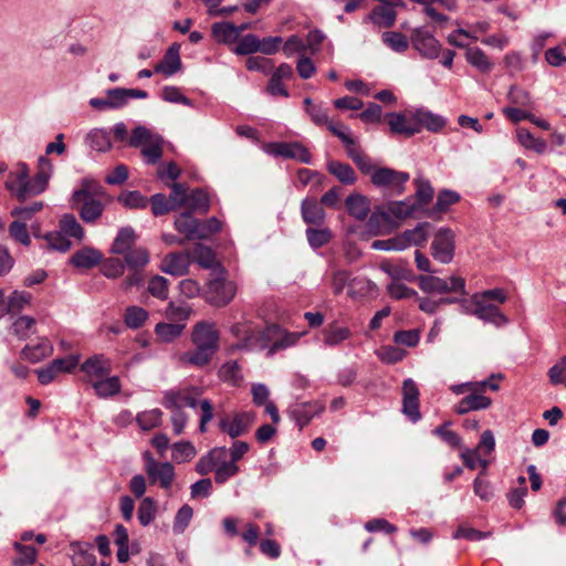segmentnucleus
Instances as JSON below:
<instances>
[{
	"instance_id": "dca6fc26",
	"label": "nucleus",
	"mask_w": 566,
	"mask_h": 566,
	"mask_svg": "<svg viewBox=\"0 0 566 566\" xmlns=\"http://www.w3.org/2000/svg\"><path fill=\"white\" fill-rule=\"evenodd\" d=\"M419 396L417 384L411 378L405 379L402 382V412L413 423L421 418Z\"/></svg>"
},
{
	"instance_id": "774afa93",
	"label": "nucleus",
	"mask_w": 566,
	"mask_h": 566,
	"mask_svg": "<svg viewBox=\"0 0 566 566\" xmlns=\"http://www.w3.org/2000/svg\"><path fill=\"white\" fill-rule=\"evenodd\" d=\"M151 203V211L154 216H164L170 211L176 210V205H172L170 200L164 193H156L148 199Z\"/></svg>"
},
{
	"instance_id": "49530a36",
	"label": "nucleus",
	"mask_w": 566,
	"mask_h": 566,
	"mask_svg": "<svg viewBox=\"0 0 566 566\" xmlns=\"http://www.w3.org/2000/svg\"><path fill=\"white\" fill-rule=\"evenodd\" d=\"M247 332L248 333L243 335V338L233 345V348L240 350H253L255 348L262 349V331H256L253 323L251 322Z\"/></svg>"
},
{
	"instance_id": "4be33fe9",
	"label": "nucleus",
	"mask_w": 566,
	"mask_h": 566,
	"mask_svg": "<svg viewBox=\"0 0 566 566\" xmlns=\"http://www.w3.org/2000/svg\"><path fill=\"white\" fill-rule=\"evenodd\" d=\"M103 260V254L99 250L93 247H84L70 258L69 262L78 270H90L98 265Z\"/></svg>"
},
{
	"instance_id": "0eeeda50",
	"label": "nucleus",
	"mask_w": 566,
	"mask_h": 566,
	"mask_svg": "<svg viewBox=\"0 0 566 566\" xmlns=\"http://www.w3.org/2000/svg\"><path fill=\"white\" fill-rule=\"evenodd\" d=\"M224 269H219V274L209 280L205 291L206 301L216 307L228 305L237 294V284L223 275Z\"/></svg>"
},
{
	"instance_id": "3c124183",
	"label": "nucleus",
	"mask_w": 566,
	"mask_h": 566,
	"mask_svg": "<svg viewBox=\"0 0 566 566\" xmlns=\"http://www.w3.org/2000/svg\"><path fill=\"white\" fill-rule=\"evenodd\" d=\"M185 326L180 323H158L155 333L163 342L170 343L181 335Z\"/></svg>"
},
{
	"instance_id": "2f4dec72",
	"label": "nucleus",
	"mask_w": 566,
	"mask_h": 566,
	"mask_svg": "<svg viewBox=\"0 0 566 566\" xmlns=\"http://www.w3.org/2000/svg\"><path fill=\"white\" fill-rule=\"evenodd\" d=\"M175 229L185 235V240L198 239L199 220L191 212H184L176 218Z\"/></svg>"
},
{
	"instance_id": "69168bd1",
	"label": "nucleus",
	"mask_w": 566,
	"mask_h": 566,
	"mask_svg": "<svg viewBox=\"0 0 566 566\" xmlns=\"http://www.w3.org/2000/svg\"><path fill=\"white\" fill-rule=\"evenodd\" d=\"M50 250L66 252L71 249V241L61 232H48L44 237Z\"/></svg>"
},
{
	"instance_id": "37998d69",
	"label": "nucleus",
	"mask_w": 566,
	"mask_h": 566,
	"mask_svg": "<svg viewBox=\"0 0 566 566\" xmlns=\"http://www.w3.org/2000/svg\"><path fill=\"white\" fill-rule=\"evenodd\" d=\"M73 566H94L96 564V557L93 553V547L90 544H72Z\"/></svg>"
},
{
	"instance_id": "423d86ee",
	"label": "nucleus",
	"mask_w": 566,
	"mask_h": 566,
	"mask_svg": "<svg viewBox=\"0 0 566 566\" xmlns=\"http://www.w3.org/2000/svg\"><path fill=\"white\" fill-rule=\"evenodd\" d=\"M305 332H290L277 324H270L262 329V349H268V355L285 350L295 346Z\"/></svg>"
},
{
	"instance_id": "2eb2a0df",
	"label": "nucleus",
	"mask_w": 566,
	"mask_h": 566,
	"mask_svg": "<svg viewBox=\"0 0 566 566\" xmlns=\"http://www.w3.org/2000/svg\"><path fill=\"white\" fill-rule=\"evenodd\" d=\"M266 151L275 157L295 159L303 164H311L312 156L306 147L300 143L277 142L266 146Z\"/></svg>"
},
{
	"instance_id": "412c9836",
	"label": "nucleus",
	"mask_w": 566,
	"mask_h": 566,
	"mask_svg": "<svg viewBox=\"0 0 566 566\" xmlns=\"http://www.w3.org/2000/svg\"><path fill=\"white\" fill-rule=\"evenodd\" d=\"M301 216L306 224L321 227L325 223L326 213L321 201L316 198H305L301 202Z\"/></svg>"
},
{
	"instance_id": "7c9ffc66",
	"label": "nucleus",
	"mask_w": 566,
	"mask_h": 566,
	"mask_svg": "<svg viewBox=\"0 0 566 566\" xmlns=\"http://www.w3.org/2000/svg\"><path fill=\"white\" fill-rule=\"evenodd\" d=\"M326 168L343 185L350 186L357 181L355 170L346 163L328 160Z\"/></svg>"
},
{
	"instance_id": "cd10ccee",
	"label": "nucleus",
	"mask_w": 566,
	"mask_h": 566,
	"mask_svg": "<svg viewBox=\"0 0 566 566\" xmlns=\"http://www.w3.org/2000/svg\"><path fill=\"white\" fill-rule=\"evenodd\" d=\"M349 216L357 220H365L370 211V202L366 196L358 192L350 193L345 200Z\"/></svg>"
},
{
	"instance_id": "a18cd8bd",
	"label": "nucleus",
	"mask_w": 566,
	"mask_h": 566,
	"mask_svg": "<svg viewBox=\"0 0 566 566\" xmlns=\"http://www.w3.org/2000/svg\"><path fill=\"white\" fill-rule=\"evenodd\" d=\"M382 43L397 53H403L408 50L410 40L401 32L386 31L381 34Z\"/></svg>"
},
{
	"instance_id": "6ab92c4d",
	"label": "nucleus",
	"mask_w": 566,
	"mask_h": 566,
	"mask_svg": "<svg viewBox=\"0 0 566 566\" xmlns=\"http://www.w3.org/2000/svg\"><path fill=\"white\" fill-rule=\"evenodd\" d=\"M492 400L476 388H472L470 394L464 396L454 407L453 410L458 415H465L474 410L488 409Z\"/></svg>"
},
{
	"instance_id": "c9c22d12",
	"label": "nucleus",
	"mask_w": 566,
	"mask_h": 566,
	"mask_svg": "<svg viewBox=\"0 0 566 566\" xmlns=\"http://www.w3.org/2000/svg\"><path fill=\"white\" fill-rule=\"evenodd\" d=\"M211 32L220 43L232 44L239 40L237 25L231 22H216L212 24Z\"/></svg>"
},
{
	"instance_id": "5701e85b",
	"label": "nucleus",
	"mask_w": 566,
	"mask_h": 566,
	"mask_svg": "<svg viewBox=\"0 0 566 566\" xmlns=\"http://www.w3.org/2000/svg\"><path fill=\"white\" fill-rule=\"evenodd\" d=\"M106 96L111 104V109L120 108L127 104L129 98H142L148 97V93L139 88H109L106 91Z\"/></svg>"
},
{
	"instance_id": "79ce46f5",
	"label": "nucleus",
	"mask_w": 566,
	"mask_h": 566,
	"mask_svg": "<svg viewBox=\"0 0 566 566\" xmlns=\"http://www.w3.org/2000/svg\"><path fill=\"white\" fill-rule=\"evenodd\" d=\"M430 223L421 222L413 229L406 230L401 233V238L405 241L406 249L410 245H422L426 243L429 234Z\"/></svg>"
},
{
	"instance_id": "e433bc0d",
	"label": "nucleus",
	"mask_w": 566,
	"mask_h": 566,
	"mask_svg": "<svg viewBox=\"0 0 566 566\" xmlns=\"http://www.w3.org/2000/svg\"><path fill=\"white\" fill-rule=\"evenodd\" d=\"M416 124L421 127L427 128L428 130L432 133L440 132L447 124V120L444 117L433 114L429 111H418L416 113Z\"/></svg>"
},
{
	"instance_id": "6e6552de",
	"label": "nucleus",
	"mask_w": 566,
	"mask_h": 566,
	"mask_svg": "<svg viewBox=\"0 0 566 566\" xmlns=\"http://www.w3.org/2000/svg\"><path fill=\"white\" fill-rule=\"evenodd\" d=\"M419 289L424 293H460L467 295L465 280L458 275L450 276L449 281L431 274L420 275L418 277Z\"/></svg>"
},
{
	"instance_id": "13d9d810",
	"label": "nucleus",
	"mask_w": 566,
	"mask_h": 566,
	"mask_svg": "<svg viewBox=\"0 0 566 566\" xmlns=\"http://www.w3.org/2000/svg\"><path fill=\"white\" fill-rule=\"evenodd\" d=\"M125 324L133 329L144 325L148 318V312L139 306H128L125 312Z\"/></svg>"
},
{
	"instance_id": "f8f14e48",
	"label": "nucleus",
	"mask_w": 566,
	"mask_h": 566,
	"mask_svg": "<svg viewBox=\"0 0 566 566\" xmlns=\"http://www.w3.org/2000/svg\"><path fill=\"white\" fill-rule=\"evenodd\" d=\"M455 235L449 228H440L431 242V255L442 264H449L454 256Z\"/></svg>"
},
{
	"instance_id": "a211bd4d",
	"label": "nucleus",
	"mask_w": 566,
	"mask_h": 566,
	"mask_svg": "<svg viewBox=\"0 0 566 566\" xmlns=\"http://www.w3.org/2000/svg\"><path fill=\"white\" fill-rule=\"evenodd\" d=\"M255 421L253 411H243L237 413L231 420L222 418L219 421V428L222 432L228 433L231 438L242 436Z\"/></svg>"
},
{
	"instance_id": "ddd939ff",
	"label": "nucleus",
	"mask_w": 566,
	"mask_h": 566,
	"mask_svg": "<svg viewBox=\"0 0 566 566\" xmlns=\"http://www.w3.org/2000/svg\"><path fill=\"white\" fill-rule=\"evenodd\" d=\"M147 459L145 464V471L151 484L158 483L164 490H170L172 482L176 478L175 468L170 462H158L149 455V452L145 453Z\"/></svg>"
},
{
	"instance_id": "ea45409f",
	"label": "nucleus",
	"mask_w": 566,
	"mask_h": 566,
	"mask_svg": "<svg viewBox=\"0 0 566 566\" xmlns=\"http://www.w3.org/2000/svg\"><path fill=\"white\" fill-rule=\"evenodd\" d=\"M124 265L129 270H140L149 263V252L147 249L138 247L124 253Z\"/></svg>"
},
{
	"instance_id": "052dcab7",
	"label": "nucleus",
	"mask_w": 566,
	"mask_h": 566,
	"mask_svg": "<svg viewBox=\"0 0 566 566\" xmlns=\"http://www.w3.org/2000/svg\"><path fill=\"white\" fill-rule=\"evenodd\" d=\"M197 451L196 448L189 441L176 442L172 446V459L177 463H184L195 458Z\"/></svg>"
},
{
	"instance_id": "8fccbe9b",
	"label": "nucleus",
	"mask_w": 566,
	"mask_h": 566,
	"mask_svg": "<svg viewBox=\"0 0 566 566\" xmlns=\"http://www.w3.org/2000/svg\"><path fill=\"white\" fill-rule=\"evenodd\" d=\"M163 411L158 408L137 413L136 422L143 431H149L160 426Z\"/></svg>"
},
{
	"instance_id": "bf43d9fd",
	"label": "nucleus",
	"mask_w": 566,
	"mask_h": 566,
	"mask_svg": "<svg viewBox=\"0 0 566 566\" xmlns=\"http://www.w3.org/2000/svg\"><path fill=\"white\" fill-rule=\"evenodd\" d=\"M156 502L151 497H144L138 506L137 517L143 526L149 525L156 516Z\"/></svg>"
},
{
	"instance_id": "09e8293b",
	"label": "nucleus",
	"mask_w": 566,
	"mask_h": 566,
	"mask_svg": "<svg viewBox=\"0 0 566 566\" xmlns=\"http://www.w3.org/2000/svg\"><path fill=\"white\" fill-rule=\"evenodd\" d=\"M465 57L468 63L482 73H489L493 67V63L480 48H469Z\"/></svg>"
},
{
	"instance_id": "bb28decb",
	"label": "nucleus",
	"mask_w": 566,
	"mask_h": 566,
	"mask_svg": "<svg viewBox=\"0 0 566 566\" xmlns=\"http://www.w3.org/2000/svg\"><path fill=\"white\" fill-rule=\"evenodd\" d=\"M415 210H416V206L413 203H409L407 201H395L388 206V212H379V213L374 212L370 216L368 223L370 227H374L375 222H377L378 219L388 221L389 213L399 219H403V218L411 216V213Z\"/></svg>"
},
{
	"instance_id": "58836bf2",
	"label": "nucleus",
	"mask_w": 566,
	"mask_h": 566,
	"mask_svg": "<svg viewBox=\"0 0 566 566\" xmlns=\"http://www.w3.org/2000/svg\"><path fill=\"white\" fill-rule=\"evenodd\" d=\"M305 235H306L310 247L313 250H317V249H321V248L327 245L333 239V233H332L331 229L327 227H323V228L308 227L305 230Z\"/></svg>"
},
{
	"instance_id": "20e7f679",
	"label": "nucleus",
	"mask_w": 566,
	"mask_h": 566,
	"mask_svg": "<svg viewBox=\"0 0 566 566\" xmlns=\"http://www.w3.org/2000/svg\"><path fill=\"white\" fill-rule=\"evenodd\" d=\"M53 172V165L45 156H40L38 160V171L33 178L21 182H6L7 189L19 201H25L44 192L49 186Z\"/></svg>"
},
{
	"instance_id": "f704fd0d",
	"label": "nucleus",
	"mask_w": 566,
	"mask_h": 566,
	"mask_svg": "<svg viewBox=\"0 0 566 566\" xmlns=\"http://www.w3.org/2000/svg\"><path fill=\"white\" fill-rule=\"evenodd\" d=\"M192 388L170 389L164 392L163 406L167 409H180L186 407Z\"/></svg>"
},
{
	"instance_id": "603ef678",
	"label": "nucleus",
	"mask_w": 566,
	"mask_h": 566,
	"mask_svg": "<svg viewBox=\"0 0 566 566\" xmlns=\"http://www.w3.org/2000/svg\"><path fill=\"white\" fill-rule=\"evenodd\" d=\"M303 104L305 106V112L315 125L322 126L329 122L327 111L321 104L313 103L310 97L304 98Z\"/></svg>"
},
{
	"instance_id": "c03bdc74",
	"label": "nucleus",
	"mask_w": 566,
	"mask_h": 566,
	"mask_svg": "<svg viewBox=\"0 0 566 566\" xmlns=\"http://www.w3.org/2000/svg\"><path fill=\"white\" fill-rule=\"evenodd\" d=\"M60 231L65 237H72L78 241H82L85 237V231L83 227L78 223L76 218L71 214L66 213L62 216V218L59 221Z\"/></svg>"
},
{
	"instance_id": "0e129e2a",
	"label": "nucleus",
	"mask_w": 566,
	"mask_h": 566,
	"mask_svg": "<svg viewBox=\"0 0 566 566\" xmlns=\"http://www.w3.org/2000/svg\"><path fill=\"white\" fill-rule=\"evenodd\" d=\"M192 516H193L192 507L188 504H184L178 510V512L175 516L174 525H172L174 533L182 534L186 531V528L188 527Z\"/></svg>"
},
{
	"instance_id": "4d7b16f0",
	"label": "nucleus",
	"mask_w": 566,
	"mask_h": 566,
	"mask_svg": "<svg viewBox=\"0 0 566 566\" xmlns=\"http://www.w3.org/2000/svg\"><path fill=\"white\" fill-rule=\"evenodd\" d=\"M192 211L207 213L210 208L209 196L202 189H195L188 195L187 203Z\"/></svg>"
},
{
	"instance_id": "338daca9",
	"label": "nucleus",
	"mask_w": 566,
	"mask_h": 566,
	"mask_svg": "<svg viewBox=\"0 0 566 566\" xmlns=\"http://www.w3.org/2000/svg\"><path fill=\"white\" fill-rule=\"evenodd\" d=\"M260 39L254 34H248L241 38L233 49V52L238 55H249L259 52Z\"/></svg>"
},
{
	"instance_id": "f3484780",
	"label": "nucleus",
	"mask_w": 566,
	"mask_h": 566,
	"mask_svg": "<svg viewBox=\"0 0 566 566\" xmlns=\"http://www.w3.org/2000/svg\"><path fill=\"white\" fill-rule=\"evenodd\" d=\"M81 371L87 377V381L102 379L112 371V360L104 354H95L84 360L80 367Z\"/></svg>"
},
{
	"instance_id": "f257e3e1",
	"label": "nucleus",
	"mask_w": 566,
	"mask_h": 566,
	"mask_svg": "<svg viewBox=\"0 0 566 566\" xmlns=\"http://www.w3.org/2000/svg\"><path fill=\"white\" fill-rule=\"evenodd\" d=\"M190 340L192 349L179 356V363L186 367L205 368L210 365L220 349V332L216 324L200 321L192 327Z\"/></svg>"
},
{
	"instance_id": "5fc2aeb1",
	"label": "nucleus",
	"mask_w": 566,
	"mask_h": 566,
	"mask_svg": "<svg viewBox=\"0 0 566 566\" xmlns=\"http://www.w3.org/2000/svg\"><path fill=\"white\" fill-rule=\"evenodd\" d=\"M14 549L19 556L12 560L13 566H31L36 559V549L30 545H22L19 542H14Z\"/></svg>"
},
{
	"instance_id": "b1692460",
	"label": "nucleus",
	"mask_w": 566,
	"mask_h": 566,
	"mask_svg": "<svg viewBox=\"0 0 566 566\" xmlns=\"http://www.w3.org/2000/svg\"><path fill=\"white\" fill-rule=\"evenodd\" d=\"M53 354V345L46 337L38 338L36 344H28L21 350V357L30 363H39Z\"/></svg>"
},
{
	"instance_id": "72a5a7b5",
	"label": "nucleus",
	"mask_w": 566,
	"mask_h": 566,
	"mask_svg": "<svg viewBox=\"0 0 566 566\" xmlns=\"http://www.w3.org/2000/svg\"><path fill=\"white\" fill-rule=\"evenodd\" d=\"M190 255L191 262L198 263L203 269H214L216 266L219 269L221 268L216 260L213 251L209 247L201 243L195 244Z\"/></svg>"
},
{
	"instance_id": "a878e982",
	"label": "nucleus",
	"mask_w": 566,
	"mask_h": 566,
	"mask_svg": "<svg viewBox=\"0 0 566 566\" xmlns=\"http://www.w3.org/2000/svg\"><path fill=\"white\" fill-rule=\"evenodd\" d=\"M388 125L392 134L411 137L420 132L416 123H411L402 113H388Z\"/></svg>"
},
{
	"instance_id": "39448f33",
	"label": "nucleus",
	"mask_w": 566,
	"mask_h": 566,
	"mask_svg": "<svg viewBox=\"0 0 566 566\" xmlns=\"http://www.w3.org/2000/svg\"><path fill=\"white\" fill-rule=\"evenodd\" d=\"M461 312L465 315H472L480 321L492 324L495 327H503L509 324L507 316L494 303L488 300L478 298L471 295L469 300L460 301Z\"/></svg>"
},
{
	"instance_id": "aec40b11",
	"label": "nucleus",
	"mask_w": 566,
	"mask_h": 566,
	"mask_svg": "<svg viewBox=\"0 0 566 566\" xmlns=\"http://www.w3.org/2000/svg\"><path fill=\"white\" fill-rule=\"evenodd\" d=\"M191 264L189 252H172L167 254L161 263V271L174 276H182L188 273Z\"/></svg>"
},
{
	"instance_id": "c85d7f7f",
	"label": "nucleus",
	"mask_w": 566,
	"mask_h": 566,
	"mask_svg": "<svg viewBox=\"0 0 566 566\" xmlns=\"http://www.w3.org/2000/svg\"><path fill=\"white\" fill-rule=\"evenodd\" d=\"M92 387L98 398L107 399L118 395L122 390V382L118 376L104 377L92 381Z\"/></svg>"
},
{
	"instance_id": "864d4df0",
	"label": "nucleus",
	"mask_w": 566,
	"mask_h": 566,
	"mask_svg": "<svg viewBox=\"0 0 566 566\" xmlns=\"http://www.w3.org/2000/svg\"><path fill=\"white\" fill-rule=\"evenodd\" d=\"M86 144L96 151H106L111 148L108 133L103 129H93L86 136Z\"/></svg>"
},
{
	"instance_id": "e2e57ef3",
	"label": "nucleus",
	"mask_w": 566,
	"mask_h": 566,
	"mask_svg": "<svg viewBox=\"0 0 566 566\" xmlns=\"http://www.w3.org/2000/svg\"><path fill=\"white\" fill-rule=\"evenodd\" d=\"M101 272L107 279H117L124 274L125 265L118 258L102 260Z\"/></svg>"
},
{
	"instance_id": "1a4fd4ad",
	"label": "nucleus",
	"mask_w": 566,
	"mask_h": 566,
	"mask_svg": "<svg viewBox=\"0 0 566 566\" xmlns=\"http://www.w3.org/2000/svg\"><path fill=\"white\" fill-rule=\"evenodd\" d=\"M409 180V174L398 171L392 168L381 167L374 169L370 181L377 187L391 195H401L405 191V185Z\"/></svg>"
},
{
	"instance_id": "de8ad7c7",
	"label": "nucleus",
	"mask_w": 566,
	"mask_h": 566,
	"mask_svg": "<svg viewBox=\"0 0 566 566\" xmlns=\"http://www.w3.org/2000/svg\"><path fill=\"white\" fill-rule=\"evenodd\" d=\"M35 319L31 316H19L12 323V334H14L19 339L24 340L35 333Z\"/></svg>"
},
{
	"instance_id": "c756f323",
	"label": "nucleus",
	"mask_w": 566,
	"mask_h": 566,
	"mask_svg": "<svg viewBox=\"0 0 566 566\" xmlns=\"http://www.w3.org/2000/svg\"><path fill=\"white\" fill-rule=\"evenodd\" d=\"M137 240V235L135 230L132 227L120 228L117 232L116 238L111 247V253L113 254H124L129 250L134 249L133 245Z\"/></svg>"
},
{
	"instance_id": "a19ab883",
	"label": "nucleus",
	"mask_w": 566,
	"mask_h": 566,
	"mask_svg": "<svg viewBox=\"0 0 566 566\" xmlns=\"http://www.w3.org/2000/svg\"><path fill=\"white\" fill-rule=\"evenodd\" d=\"M516 137L518 143L526 149L534 150L536 154H544L547 149V143L535 137L526 128L520 127L516 129Z\"/></svg>"
},
{
	"instance_id": "7ed1b4c3",
	"label": "nucleus",
	"mask_w": 566,
	"mask_h": 566,
	"mask_svg": "<svg viewBox=\"0 0 566 566\" xmlns=\"http://www.w3.org/2000/svg\"><path fill=\"white\" fill-rule=\"evenodd\" d=\"M196 471L201 475L214 471L216 483L224 484L239 473V467L233 461L228 460V450L221 447L213 448L201 457L196 464Z\"/></svg>"
},
{
	"instance_id": "4468645a",
	"label": "nucleus",
	"mask_w": 566,
	"mask_h": 566,
	"mask_svg": "<svg viewBox=\"0 0 566 566\" xmlns=\"http://www.w3.org/2000/svg\"><path fill=\"white\" fill-rule=\"evenodd\" d=\"M325 409L324 403L314 400L305 402H295L287 409V416L295 422L300 430L307 426L311 420L322 413Z\"/></svg>"
},
{
	"instance_id": "473e14b6",
	"label": "nucleus",
	"mask_w": 566,
	"mask_h": 566,
	"mask_svg": "<svg viewBox=\"0 0 566 566\" xmlns=\"http://www.w3.org/2000/svg\"><path fill=\"white\" fill-rule=\"evenodd\" d=\"M397 19L394 8L387 6L375 7L367 15L366 20L373 22L379 28H391Z\"/></svg>"
},
{
	"instance_id": "9d476101",
	"label": "nucleus",
	"mask_w": 566,
	"mask_h": 566,
	"mask_svg": "<svg viewBox=\"0 0 566 566\" xmlns=\"http://www.w3.org/2000/svg\"><path fill=\"white\" fill-rule=\"evenodd\" d=\"M80 363V355H69L54 358L50 364L35 370L38 380L46 386L54 381L60 374H71Z\"/></svg>"
},
{
	"instance_id": "4c0bfd02",
	"label": "nucleus",
	"mask_w": 566,
	"mask_h": 566,
	"mask_svg": "<svg viewBox=\"0 0 566 566\" xmlns=\"http://www.w3.org/2000/svg\"><path fill=\"white\" fill-rule=\"evenodd\" d=\"M352 336L348 327L332 324L323 331V342L328 347H335Z\"/></svg>"
},
{
	"instance_id": "9b49d317",
	"label": "nucleus",
	"mask_w": 566,
	"mask_h": 566,
	"mask_svg": "<svg viewBox=\"0 0 566 566\" xmlns=\"http://www.w3.org/2000/svg\"><path fill=\"white\" fill-rule=\"evenodd\" d=\"M410 43L412 49L423 59L434 60L441 52L440 42L424 27H419L411 31Z\"/></svg>"
},
{
	"instance_id": "f03ea898",
	"label": "nucleus",
	"mask_w": 566,
	"mask_h": 566,
	"mask_svg": "<svg viewBox=\"0 0 566 566\" xmlns=\"http://www.w3.org/2000/svg\"><path fill=\"white\" fill-rule=\"evenodd\" d=\"M103 193V188L92 180H83L81 189L72 195V207L78 212L85 223H95L105 209L104 203L96 198Z\"/></svg>"
},
{
	"instance_id": "393cba45",
	"label": "nucleus",
	"mask_w": 566,
	"mask_h": 566,
	"mask_svg": "<svg viewBox=\"0 0 566 566\" xmlns=\"http://www.w3.org/2000/svg\"><path fill=\"white\" fill-rule=\"evenodd\" d=\"M181 69L179 46L172 44L165 53L163 60L155 65L154 71L169 77Z\"/></svg>"
},
{
	"instance_id": "6e6d98bb",
	"label": "nucleus",
	"mask_w": 566,
	"mask_h": 566,
	"mask_svg": "<svg viewBox=\"0 0 566 566\" xmlns=\"http://www.w3.org/2000/svg\"><path fill=\"white\" fill-rule=\"evenodd\" d=\"M117 200L128 209H144L148 205V198L137 190L124 191L118 196Z\"/></svg>"
},
{
	"instance_id": "680f3d73",
	"label": "nucleus",
	"mask_w": 566,
	"mask_h": 566,
	"mask_svg": "<svg viewBox=\"0 0 566 566\" xmlns=\"http://www.w3.org/2000/svg\"><path fill=\"white\" fill-rule=\"evenodd\" d=\"M142 154L147 164H156L163 156V139L158 135L142 147Z\"/></svg>"
}]
</instances>
